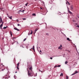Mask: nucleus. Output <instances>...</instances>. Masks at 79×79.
I'll return each mask as SVG.
<instances>
[{
    "label": "nucleus",
    "mask_w": 79,
    "mask_h": 79,
    "mask_svg": "<svg viewBox=\"0 0 79 79\" xmlns=\"http://www.w3.org/2000/svg\"><path fill=\"white\" fill-rule=\"evenodd\" d=\"M35 32H36V31H34V34H35Z\"/></svg>",
    "instance_id": "35"
},
{
    "label": "nucleus",
    "mask_w": 79,
    "mask_h": 79,
    "mask_svg": "<svg viewBox=\"0 0 79 79\" xmlns=\"http://www.w3.org/2000/svg\"><path fill=\"white\" fill-rule=\"evenodd\" d=\"M19 11H21V10H19Z\"/></svg>",
    "instance_id": "42"
},
{
    "label": "nucleus",
    "mask_w": 79,
    "mask_h": 79,
    "mask_svg": "<svg viewBox=\"0 0 79 79\" xmlns=\"http://www.w3.org/2000/svg\"><path fill=\"white\" fill-rule=\"evenodd\" d=\"M39 71H40V72H42V71H40V69L39 70Z\"/></svg>",
    "instance_id": "33"
},
{
    "label": "nucleus",
    "mask_w": 79,
    "mask_h": 79,
    "mask_svg": "<svg viewBox=\"0 0 79 79\" xmlns=\"http://www.w3.org/2000/svg\"><path fill=\"white\" fill-rule=\"evenodd\" d=\"M14 29L15 30H16V31H19V29L17 28L16 27L14 28Z\"/></svg>",
    "instance_id": "7"
},
{
    "label": "nucleus",
    "mask_w": 79,
    "mask_h": 79,
    "mask_svg": "<svg viewBox=\"0 0 79 79\" xmlns=\"http://www.w3.org/2000/svg\"><path fill=\"white\" fill-rule=\"evenodd\" d=\"M77 27H78L79 28V25H77Z\"/></svg>",
    "instance_id": "30"
},
{
    "label": "nucleus",
    "mask_w": 79,
    "mask_h": 79,
    "mask_svg": "<svg viewBox=\"0 0 79 79\" xmlns=\"http://www.w3.org/2000/svg\"><path fill=\"white\" fill-rule=\"evenodd\" d=\"M68 78H69V77H68V76H66V79H68Z\"/></svg>",
    "instance_id": "21"
},
{
    "label": "nucleus",
    "mask_w": 79,
    "mask_h": 79,
    "mask_svg": "<svg viewBox=\"0 0 79 79\" xmlns=\"http://www.w3.org/2000/svg\"><path fill=\"white\" fill-rule=\"evenodd\" d=\"M27 71L28 72L27 74L28 76L30 77H32L34 75V73L32 71V66H31V67L29 68L30 70H28V68L27 69Z\"/></svg>",
    "instance_id": "1"
},
{
    "label": "nucleus",
    "mask_w": 79,
    "mask_h": 79,
    "mask_svg": "<svg viewBox=\"0 0 79 79\" xmlns=\"http://www.w3.org/2000/svg\"><path fill=\"white\" fill-rule=\"evenodd\" d=\"M23 20H26V18H23Z\"/></svg>",
    "instance_id": "26"
},
{
    "label": "nucleus",
    "mask_w": 79,
    "mask_h": 79,
    "mask_svg": "<svg viewBox=\"0 0 79 79\" xmlns=\"http://www.w3.org/2000/svg\"><path fill=\"white\" fill-rule=\"evenodd\" d=\"M2 9H3V8H2V9H1V10H2Z\"/></svg>",
    "instance_id": "48"
},
{
    "label": "nucleus",
    "mask_w": 79,
    "mask_h": 79,
    "mask_svg": "<svg viewBox=\"0 0 79 79\" xmlns=\"http://www.w3.org/2000/svg\"><path fill=\"white\" fill-rule=\"evenodd\" d=\"M68 63V61H66L65 62V64H67V63Z\"/></svg>",
    "instance_id": "24"
},
{
    "label": "nucleus",
    "mask_w": 79,
    "mask_h": 79,
    "mask_svg": "<svg viewBox=\"0 0 79 79\" xmlns=\"http://www.w3.org/2000/svg\"><path fill=\"white\" fill-rule=\"evenodd\" d=\"M0 67H1V69H0V71H3L4 70V69H3V67L2 66V65H0Z\"/></svg>",
    "instance_id": "5"
},
{
    "label": "nucleus",
    "mask_w": 79,
    "mask_h": 79,
    "mask_svg": "<svg viewBox=\"0 0 79 79\" xmlns=\"http://www.w3.org/2000/svg\"><path fill=\"white\" fill-rule=\"evenodd\" d=\"M19 63H18L17 64V68L19 70Z\"/></svg>",
    "instance_id": "2"
},
{
    "label": "nucleus",
    "mask_w": 79,
    "mask_h": 79,
    "mask_svg": "<svg viewBox=\"0 0 79 79\" xmlns=\"http://www.w3.org/2000/svg\"><path fill=\"white\" fill-rule=\"evenodd\" d=\"M25 40H26V38H25V39H24L23 41H25Z\"/></svg>",
    "instance_id": "23"
},
{
    "label": "nucleus",
    "mask_w": 79,
    "mask_h": 79,
    "mask_svg": "<svg viewBox=\"0 0 79 79\" xmlns=\"http://www.w3.org/2000/svg\"><path fill=\"white\" fill-rule=\"evenodd\" d=\"M35 47H34V46H33V48H32V49L34 51H35V49H34Z\"/></svg>",
    "instance_id": "10"
},
{
    "label": "nucleus",
    "mask_w": 79,
    "mask_h": 79,
    "mask_svg": "<svg viewBox=\"0 0 79 79\" xmlns=\"http://www.w3.org/2000/svg\"><path fill=\"white\" fill-rule=\"evenodd\" d=\"M78 73V72H76L75 73L73 74H72V75H74V74H76L77 73Z\"/></svg>",
    "instance_id": "12"
},
{
    "label": "nucleus",
    "mask_w": 79,
    "mask_h": 79,
    "mask_svg": "<svg viewBox=\"0 0 79 79\" xmlns=\"http://www.w3.org/2000/svg\"><path fill=\"white\" fill-rule=\"evenodd\" d=\"M46 35H48V33H46Z\"/></svg>",
    "instance_id": "31"
},
{
    "label": "nucleus",
    "mask_w": 79,
    "mask_h": 79,
    "mask_svg": "<svg viewBox=\"0 0 79 79\" xmlns=\"http://www.w3.org/2000/svg\"><path fill=\"white\" fill-rule=\"evenodd\" d=\"M39 48H40V47H39Z\"/></svg>",
    "instance_id": "52"
},
{
    "label": "nucleus",
    "mask_w": 79,
    "mask_h": 79,
    "mask_svg": "<svg viewBox=\"0 0 79 79\" xmlns=\"http://www.w3.org/2000/svg\"><path fill=\"white\" fill-rule=\"evenodd\" d=\"M21 47V46H20Z\"/></svg>",
    "instance_id": "51"
},
{
    "label": "nucleus",
    "mask_w": 79,
    "mask_h": 79,
    "mask_svg": "<svg viewBox=\"0 0 79 79\" xmlns=\"http://www.w3.org/2000/svg\"><path fill=\"white\" fill-rule=\"evenodd\" d=\"M7 15L8 16V17H9V15H8V14H7Z\"/></svg>",
    "instance_id": "37"
},
{
    "label": "nucleus",
    "mask_w": 79,
    "mask_h": 79,
    "mask_svg": "<svg viewBox=\"0 0 79 79\" xmlns=\"http://www.w3.org/2000/svg\"><path fill=\"white\" fill-rule=\"evenodd\" d=\"M3 78H5V77H3Z\"/></svg>",
    "instance_id": "49"
},
{
    "label": "nucleus",
    "mask_w": 79,
    "mask_h": 79,
    "mask_svg": "<svg viewBox=\"0 0 79 79\" xmlns=\"http://www.w3.org/2000/svg\"><path fill=\"white\" fill-rule=\"evenodd\" d=\"M32 16H35V14H32Z\"/></svg>",
    "instance_id": "19"
},
{
    "label": "nucleus",
    "mask_w": 79,
    "mask_h": 79,
    "mask_svg": "<svg viewBox=\"0 0 79 79\" xmlns=\"http://www.w3.org/2000/svg\"><path fill=\"white\" fill-rule=\"evenodd\" d=\"M10 19H12V16H11V17L9 16L8 17Z\"/></svg>",
    "instance_id": "11"
},
{
    "label": "nucleus",
    "mask_w": 79,
    "mask_h": 79,
    "mask_svg": "<svg viewBox=\"0 0 79 79\" xmlns=\"http://www.w3.org/2000/svg\"><path fill=\"white\" fill-rule=\"evenodd\" d=\"M69 13H70V14H73V13H72V12H69Z\"/></svg>",
    "instance_id": "28"
},
{
    "label": "nucleus",
    "mask_w": 79,
    "mask_h": 79,
    "mask_svg": "<svg viewBox=\"0 0 79 79\" xmlns=\"http://www.w3.org/2000/svg\"><path fill=\"white\" fill-rule=\"evenodd\" d=\"M29 66H30L28 65V68H29Z\"/></svg>",
    "instance_id": "40"
},
{
    "label": "nucleus",
    "mask_w": 79,
    "mask_h": 79,
    "mask_svg": "<svg viewBox=\"0 0 79 79\" xmlns=\"http://www.w3.org/2000/svg\"><path fill=\"white\" fill-rule=\"evenodd\" d=\"M3 23V21H2V17L1 16H0V24H1V23Z\"/></svg>",
    "instance_id": "4"
},
{
    "label": "nucleus",
    "mask_w": 79,
    "mask_h": 79,
    "mask_svg": "<svg viewBox=\"0 0 79 79\" xmlns=\"http://www.w3.org/2000/svg\"><path fill=\"white\" fill-rule=\"evenodd\" d=\"M24 10H23L22 11L21 10V12H23V13H24Z\"/></svg>",
    "instance_id": "22"
},
{
    "label": "nucleus",
    "mask_w": 79,
    "mask_h": 79,
    "mask_svg": "<svg viewBox=\"0 0 79 79\" xmlns=\"http://www.w3.org/2000/svg\"><path fill=\"white\" fill-rule=\"evenodd\" d=\"M56 67H57V66L56 65L55 66H54V68H55Z\"/></svg>",
    "instance_id": "32"
},
{
    "label": "nucleus",
    "mask_w": 79,
    "mask_h": 79,
    "mask_svg": "<svg viewBox=\"0 0 79 79\" xmlns=\"http://www.w3.org/2000/svg\"><path fill=\"white\" fill-rule=\"evenodd\" d=\"M28 2H27V3L25 4V5L26 6H27V5H28Z\"/></svg>",
    "instance_id": "18"
},
{
    "label": "nucleus",
    "mask_w": 79,
    "mask_h": 79,
    "mask_svg": "<svg viewBox=\"0 0 79 79\" xmlns=\"http://www.w3.org/2000/svg\"><path fill=\"white\" fill-rule=\"evenodd\" d=\"M71 11H70V10H68V12H69V13Z\"/></svg>",
    "instance_id": "27"
},
{
    "label": "nucleus",
    "mask_w": 79,
    "mask_h": 79,
    "mask_svg": "<svg viewBox=\"0 0 79 79\" xmlns=\"http://www.w3.org/2000/svg\"><path fill=\"white\" fill-rule=\"evenodd\" d=\"M40 9H41V10H42V7H40Z\"/></svg>",
    "instance_id": "41"
},
{
    "label": "nucleus",
    "mask_w": 79,
    "mask_h": 79,
    "mask_svg": "<svg viewBox=\"0 0 79 79\" xmlns=\"http://www.w3.org/2000/svg\"><path fill=\"white\" fill-rule=\"evenodd\" d=\"M17 22H18V21H19V20H17Z\"/></svg>",
    "instance_id": "43"
},
{
    "label": "nucleus",
    "mask_w": 79,
    "mask_h": 79,
    "mask_svg": "<svg viewBox=\"0 0 79 79\" xmlns=\"http://www.w3.org/2000/svg\"><path fill=\"white\" fill-rule=\"evenodd\" d=\"M22 47H23V48H24V47H23V46Z\"/></svg>",
    "instance_id": "47"
},
{
    "label": "nucleus",
    "mask_w": 79,
    "mask_h": 79,
    "mask_svg": "<svg viewBox=\"0 0 79 79\" xmlns=\"http://www.w3.org/2000/svg\"><path fill=\"white\" fill-rule=\"evenodd\" d=\"M62 47V45H60V46H59L58 47V49H60V50H62V48H61V47Z\"/></svg>",
    "instance_id": "6"
},
{
    "label": "nucleus",
    "mask_w": 79,
    "mask_h": 79,
    "mask_svg": "<svg viewBox=\"0 0 79 79\" xmlns=\"http://www.w3.org/2000/svg\"><path fill=\"white\" fill-rule=\"evenodd\" d=\"M31 33H28V35H30L31 34H32V32H33V31H32V30H31Z\"/></svg>",
    "instance_id": "9"
},
{
    "label": "nucleus",
    "mask_w": 79,
    "mask_h": 79,
    "mask_svg": "<svg viewBox=\"0 0 79 79\" xmlns=\"http://www.w3.org/2000/svg\"><path fill=\"white\" fill-rule=\"evenodd\" d=\"M38 30V29L36 28V29H35V32H36V31H37Z\"/></svg>",
    "instance_id": "20"
},
{
    "label": "nucleus",
    "mask_w": 79,
    "mask_h": 79,
    "mask_svg": "<svg viewBox=\"0 0 79 79\" xmlns=\"http://www.w3.org/2000/svg\"><path fill=\"white\" fill-rule=\"evenodd\" d=\"M68 4H69V5H70L69 2H68Z\"/></svg>",
    "instance_id": "34"
},
{
    "label": "nucleus",
    "mask_w": 79,
    "mask_h": 79,
    "mask_svg": "<svg viewBox=\"0 0 79 79\" xmlns=\"http://www.w3.org/2000/svg\"><path fill=\"white\" fill-rule=\"evenodd\" d=\"M26 47H27V49H28V47L27 46Z\"/></svg>",
    "instance_id": "38"
},
{
    "label": "nucleus",
    "mask_w": 79,
    "mask_h": 79,
    "mask_svg": "<svg viewBox=\"0 0 79 79\" xmlns=\"http://www.w3.org/2000/svg\"><path fill=\"white\" fill-rule=\"evenodd\" d=\"M17 26H20V25L19 24H18Z\"/></svg>",
    "instance_id": "29"
},
{
    "label": "nucleus",
    "mask_w": 79,
    "mask_h": 79,
    "mask_svg": "<svg viewBox=\"0 0 79 79\" xmlns=\"http://www.w3.org/2000/svg\"><path fill=\"white\" fill-rule=\"evenodd\" d=\"M10 34H11V35L12 36L13 35V34H12V31H10Z\"/></svg>",
    "instance_id": "16"
},
{
    "label": "nucleus",
    "mask_w": 79,
    "mask_h": 79,
    "mask_svg": "<svg viewBox=\"0 0 79 79\" xmlns=\"http://www.w3.org/2000/svg\"><path fill=\"white\" fill-rule=\"evenodd\" d=\"M61 66V65H58V66H57V67H60Z\"/></svg>",
    "instance_id": "25"
},
{
    "label": "nucleus",
    "mask_w": 79,
    "mask_h": 79,
    "mask_svg": "<svg viewBox=\"0 0 79 79\" xmlns=\"http://www.w3.org/2000/svg\"><path fill=\"white\" fill-rule=\"evenodd\" d=\"M67 40H69V41H70V39H69V38H67Z\"/></svg>",
    "instance_id": "13"
},
{
    "label": "nucleus",
    "mask_w": 79,
    "mask_h": 79,
    "mask_svg": "<svg viewBox=\"0 0 79 79\" xmlns=\"http://www.w3.org/2000/svg\"><path fill=\"white\" fill-rule=\"evenodd\" d=\"M50 59H51V60H52V57H50Z\"/></svg>",
    "instance_id": "36"
},
{
    "label": "nucleus",
    "mask_w": 79,
    "mask_h": 79,
    "mask_svg": "<svg viewBox=\"0 0 79 79\" xmlns=\"http://www.w3.org/2000/svg\"><path fill=\"white\" fill-rule=\"evenodd\" d=\"M63 76V73H61L60 74V76Z\"/></svg>",
    "instance_id": "15"
},
{
    "label": "nucleus",
    "mask_w": 79,
    "mask_h": 79,
    "mask_svg": "<svg viewBox=\"0 0 79 79\" xmlns=\"http://www.w3.org/2000/svg\"><path fill=\"white\" fill-rule=\"evenodd\" d=\"M70 8L71 9V10H73V6H72L71 7H70Z\"/></svg>",
    "instance_id": "14"
},
{
    "label": "nucleus",
    "mask_w": 79,
    "mask_h": 79,
    "mask_svg": "<svg viewBox=\"0 0 79 79\" xmlns=\"http://www.w3.org/2000/svg\"><path fill=\"white\" fill-rule=\"evenodd\" d=\"M40 53H42V51H41V50L40 51Z\"/></svg>",
    "instance_id": "39"
},
{
    "label": "nucleus",
    "mask_w": 79,
    "mask_h": 79,
    "mask_svg": "<svg viewBox=\"0 0 79 79\" xmlns=\"http://www.w3.org/2000/svg\"><path fill=\"white\" fill-rule=\"evenodd\" d=\"M3 22H2V24L0 25V28H2V26H3Z\"/></svg>",
    "instance_id": "8"
},
{
    "label": "nucleus",
    "mask_w": 79,
    "mask_h": 79,
    "mask_svg": "<svg viewBox=\"0 0 79 79\" xmlns=\"http://www.w3.org/2000/svg\"><path fill=\"white\" fill-rule=\"evenodd\" d=\"M13 39H16V38L14 37L13 38Z\"/></svg>",
    "instance_id": "44"
},
{
    "label": "nucleus",
    "mask_w": 79,
    "mask_h": 79,
    "mask_svg": "<svg viewBox=\"0 0 79 79\" xmlns=\"http://www.w3.org/2000/svg\"><path fill=\"white\" fill-rule=\"evenodd\" d=\"M0 9L1 10V8H0Z\"/></svg>",
    "instance_id": "50"
},
{
    "label": "nucleus",
    "mask_w": 79,
    "mask_h": 79,
    "mask_svg": "<svg viewBox=\"0 0 79 79\" xmlns=\"http://www.w3.org/2000/svg\"><path fill=\"white\" fill-rule=\"evenodd\" d=\"M7 27H4L3 29H6V28H7Z\"/></svg>",
    "instance_id": "17"
},
{
    "label": "nucleus",
    "mask_w": 79,
    "mask_h": 79,
    "mask_svg": "<svg viewBox=\"0 0 79 79\" xmlns=\"http://www.w3.org/2000/svg\"><path fill=\"white\" fill-rule=\"evenodd\" d=\"M17 73V72H15V73Z\"/></svg>",
    "instance_id": "46"
},
{
    "label": "nucleus",
    "mask_w": 79,
    "mask_h": 79,
    "mask_svg": "<svg viewBox=\"0 0 79 79\" xmlns=\"http://www.w3.org/2000/svg\"><path fill=\"white\" fill-rule=\"evenodd\" d=\"M9 77H10L9 76V75H6L5 79H8V78H9Z\"/></svg>",
    "instance_id": "3"
},
{
    "label": "nucleus",
    "mask_w": 79,
    "mask_h": 79,
    "mask_svg": "<svg viewBox=\"0 0 79 79\" xmlns=\"http://www.w3.org/2000/svg\"><path fill=\"white\" fill-rule=\"evenodd\" d=\"M2 39H3H3H4L3 38H2Z\"/></svg>",
    "instance_id": "45"
}]
</instances>
